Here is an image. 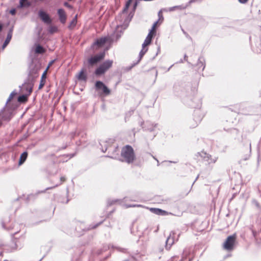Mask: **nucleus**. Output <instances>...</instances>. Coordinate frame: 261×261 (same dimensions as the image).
Returning a JSON list of instances; mask_svg holds the SVG:
<instances>
[{
	"mask_svg": "<svg viewBox=\"0 0 261 261\" xmlns=\"http://www.w3.org/2000/svg\"><path fill=\"white\" fill-rule=\"evenodd\" d=\"M13 31V27H12L9 29V32L7 34V38L2 46V50H4L5 48V47L7 46V45L9 43L10 41H11L12 37Z\"/></svg>",
	"mask_w": 261,
	"mask_h": 261,
	"instance_id": "nucleus-11",
	"label": "nucleus"
},
{
	"mask_svg": "<svg viewBox=\"0 0 261 261\" xmlns=\"http://www.w3.org/2000/svg\"><path fill=\"white\" fill-rule=\"evenodd\" d=\"M33 86V84L30 82L25 83L22 86L21 92L29 95L32 91Z\"/></svg>",
	"mask_w": 261,
	"mask_h": 261,
	"instance_id": "nucleus-9",
	"label": "nucleus"
},
{
	"mask_svg": "<svg viewBox=\"0 0 261 261\" xmlns=\"http://www.w3.org/2000/svg\"><path fill=\"white\" fill-rule=\"evenodd\" d=\"M45 50L44 48L40 45H38L35 49V53L37 54H42L44 53Z\"/></svg>",
	"mask_w": 261,
	"mask_h": 261,
	"instance_id": "nucleus-23",
	"label": "nucleus"
},
{
	"mask_svg": "<svg viewBox=\"0 0 261 261\" xmlns=\"http://www.w3.org/2000/svg\"><path fill=\"white\" fill-rule=\"evenodd\" d=\"M28 156V153L27 152L25 151L23 152L20 156L19 158V164L21 165L23 164L26 160Z\"/></svg>",
	"mask_w": 261,
	"mask_h": 261,
	"instance_id": "nucleus-18",
	"label": "nucleus"
},
{
	"mask_svg": "<svg viewBox=\"0 0 261 261\" xmlns=\"http://www.w3.org/2000/svg\"><path fill=\"white\" fill-rule=\"evenodd\" d=\"M158 16H159V20H158V21H159V20L163 21L164 18H163V15H162V12L161 11L159 12Z\"/></svg>",
	"mask_w": 261,
	"mask_h": 261,
	"instance_id": "nucleus-26",
	"label": "nucleus"
},
{
	"mask_svg": "<svg viewBox=\"0 0 261 261\" xmlns=\"http://www.w3.org/2000/svg\"><path fill=\"white\" fill-rule=\"evenodd\" d=\"M197 125V123H196V124H195V125H193L192 126H193V127H195V126H196Z\"/></svg>",
	"mask_w": 261,
	"mask_h": 261,
	"instance_id": "nucleus-37",
	"label": "nucleus"
},
{
	"mask_svg": "<svg viewBox=\"0 0 261 261\" xmlns=\"http://www.w3.org/2000/svg\"><path fill=\"white\" fill-rule=\"evenodd\" d=\"M76 23H77V15H75L74 16V17L73 18V19L72 20V21L70 22V23L68 26V28L70 29H72L75 26Z\"/></svg>",
	"mask_w": 261,
	"mask_h": 261,
	"instance_id": "nucleus-20",
	"label": "nucleus"
},
{
	"mask_svg": "<svg viewBox=\"0 0 261 261\" xmlns=\"http://www.w3.org/2000/svg\"><path fill=\"white\" fill-rule=\"evenodd\" d=\"M106 71H105V69L101 66H99L95 70V74L96 75H100L106 72Z\"/></svg>",
	"mask_w": 261,
	"mask_h": 261,
	"instance_id": "nucleus-19",
	"label": "nucleus"
},
{
	"mask_svg": "<svg viewBox=\"0 0 261 261\" xmlns=\"http://www.w3.org/2000/svg\"><path fill=\"white\" fill-rule=\"evenodd\" d=\"M64 5L69 8H72V7L67 2H65L64 4Z\"/></svg>",
	"mask_w": 261,
	"mask_h": 261,
	"instance_id": "nucleus-29",
	"label": "nucleus"
},
{
	"mask_svg": "<svg viewBox=\"0 0 261 261\" xmlns=\"http://www.w3.org/2000/svg\"><path fill=\"white\" fill-rule=\"evenodd\" d=\"M113 61L107 60L100 66H101L103 68V69H105V71H107L110 67H111Z\"/></svg>",
	"mask_w": 261,
	"mask_h": 261,
	"instance_id": "nucleus-15",
	"label": "nucleus"
},
{
	"mask_svg": "<svg viewBox=\"0 0 261 261\" xmlns=\"http://www.w3.org/2000/svg\"><path fill=\"white\" fill-rule=\"evenodd\" d=\"M105 53H101L91 57L88 60V63L89 65L92 66L97 64L100 61L102 60L105 57Z\"/></svg>",
	"mask_w": 261,
	"mask_h": 261,
	"instance_id": "nucleus-6",
	"label": "nucleus"
},
{
	"mask_svg": "<svg viewBox=\"0 0 261 261\" xmlns=\"http://www.w3.org/2000/svg\"><path fill=\"white\" fill-rule=\"evenodd\" d=\"M77 79L80 81H86L87 80V74L84 70H82L77 75Z\"/></svg>",
	"mask_w": 261,
	"mask_h": 261,
	"instance_id": "nucleus-16",
	"label": "nucleus"
},
{
	"mask_svg": "<svg viewBox=\"0 0 261 261\" xmlns=\"http://www.w3.org/2000/svg\"><path fill=\"white\" fill-rule=\"evenodd\" d=\"M236 241V235L233 234L228 236L226 241L223 243L224 248L228 251H231L233 249Z\"/></svg>",
	"mask_w": 261,
	"mask_h": 261,
	"instance_id": "nucleus-5",
	"label": "nucleus"
},
{
	"mask_svg": "<svg viewBox=\"0 0 261 261\" xmlns=\"http://www.w3.org/2000/svg\"><path fill=\"white\" fill-rule=\"evenodd\" d=\"M197 0H190L189 3H194L195 2H196Z\"/></svg>",
	"mask_w": 261,
	"mask_h": 261,
	"instance_id": "nucleus-31",
	"label": "nucleus"
},
{
	"mask_svg": "<svg viewBox=\"0 0 261 261\" xmlns=\"http://www.w3.org/2000/svg\"><path fill=\"white\" fill-rule=\"evenodd\" d=\"M95 87L97 89H101L103 93L108 95L110 94V90L101 81H97L95 83Z\"/></svg>",
	"mask_w": 261,
	"mask_h": 261,
	"instance_id": "nucleus-7",
	"label": "nucleus"
},
{
	"mask_svg": "<svg viewBox=\"0 0 261 261\" xmlns=\"http://www.w3.org/2000/svg\"><path fill=\"white\" fill-rule=\"evenodd\" d=\"M17 95V92L15 91H13L11 93V94L9 95V97L7 101V103H9L12 99L13 98Z\"/></svg>",
	"mask_w": 261,
	"mask_h": 261,
	"instance_id": "nucleus-24",
	"label": "nucleus"
},
{
	"mask_svg": "<svg viewBox=\"0 0 261 261\" xmlns=\"http://www.w3.org/2000/svg\"><path fill=\"white\" fill-rule=\"evenodd\" d=\"M238 1L241 4H245L248 2V0H238Z\"/></svg>",
	"mask_w": 261,
	"mask_h": 261,
	"instance_id": "nucleus-30",
	"label": "nucleus"
},
{
	"mask_svg": "<svg viewBox=\"0 0 261 261\" xmlns=\"http://www.w3.org/2000/svg\"><path fill=\"white\" fill-rule=\"evenodd\" d=\"M38 15L44 23L47 24H50L51 23V19L50 17L44 11L40 10L38 12Z\"/></svg>",
	"mask_w": 261,
	"mask_h": 261,
	"instance_id": "nucleus-10",
	"label": "nucleus"
},
{
	"mask_svg": "<svg viewBox=\"0 0 261 261\" xmlns=\"http://www.w3.org/2000/svg\"><path fill=\"white\" fill-rule=\"evenodd\" d=\"M74 135H75V133H73L72 134V136H71V137H72V138H73V136H74Z\"/></svg>",
	"mask_w": 261,
	"mask_h": 261,
	"instance_id": "nucleus-35",
	"label": "nucleus"
},
{
	"mask_svg": "<svg viewBox=\"0 0 261 261\" xmlns=\"http://www.w3.org/2000/svg\"><path fill=\"white\" fill-rule=\"evenodd\" d=\"M53 61H51V62H50V63L49 64V65H51V64H52V63H53Z\"/></svg>",
	"mask_w": 261,
	"mask_h": 261,
	"instance_id": "nucleus-38",
	"label": "nucleus"
},
{
	"mask_svg": "<svg viewBox=\"0 0 261 261\" xmlns=\"http://www.w3.org/2000/svg\"><path fill=\"white\" fill-rule=\"evenodd\" d=\"M158 22V21L155 22L152 27L151 29L150 30L148 35L146 37L143 43L142 44V48L139 54V61H140L143 56L145 55V54L147 52L148 50V48L146 47L147 46L149 45L151 42V40L153 37V35L155 34V29L156 25Z\"/></svg>",
	"mask_w": 261,
	"mask_h": 261,
	"instance_id": "nucleus-2",
	"label": "nucleus"
},
{
	"mask_svg": "<svg viewBox=\"0 0 261 261\" xmlns=\"http://www.w3.org/2000/svg\"><path fill=\"white\" fill-rule=\"evenodd\" d=\"M65 178L64 177H61V180L62 181H65Z\"/></svg>",
	"mask_w": 261,
	"mask_h": 261,
	"instance_id": "nucleus-33",
	"label": "nucleus"
},
{
	"mask_svg": "<svg viewBox=\"0 0 261 261\" xmlns=\"http://www.w3.org/2000/svg\"><path fill=\"white\" fill-rule=\"evenodd\" d=\"M121 27L120 25L117 24L116 28V31L113 33L111 36H109L106 37L101 38L97 39L94 43L93 45H97L98 46H101L106 42H112L114 41L117 40L121 35V31L120 29Z\"/></svg>",
	"mask_w": 261,
	"mask_h": 261,
	"instance_id": "nucleus-1",
	"label": "nucleus"
},
{
	"mask_svg": "<svg viewBox=\"0 0 261 261\" xmlns=\"http://www.w3.org/2000/svg\"><path fill=\"white\" fill-rule=\"evenodd\" d=\"M150 210L151 212L157 215H165L167 213L166 211H163L161 209L159 208H152L150 209Z\"/></svg>",
	"mask_w": 261,
	"mask_h": 261,
	"instance_id": "nucleus-17",
	"label": "nucleus"
},
{
	"mask_svg": "<svg viewBox=\"0 0 261 261\" xmlns=\"http://www.w3.org/2000/svg\"><path fill=\"white\" fill-rule=\"evenodd\" d=\"M158 22V21L155 22L152 27L151 29L150 30L148 35L146 37L143 43L142 44V48L139 54V61H140L143 56L145 55V54L147 52L148 50V48L146 47L147 46L149 45L151 42V40L153 37V35L155 34V29L156 25Z\"/></svg>",
	"mask_w": 261,
	"mask_h": 261,
	"instance_id": "nucleus-3",
	"label": "nucleus"
},
{
	"mask_svg": "<svg viewBox=\"0 0 261 261\" xmlns=\"http://www.w3.org/2000/svg\"><path fill=\"white\" fill-rule=\"evenodd\" d=\"M58 31V29L55 26H50L49 28V29H48V32L50 33V34H53L55 32H56L57 31Z\"/></svg>",
	"mask_w": 261,
	"mask_h": 261,
	"instance_id": "nucleus-25",
	"label": "nucleus"
},
{
	"mask_svg": "<svg viewBox=\"0 0 261 261\" xmlns=\"http://www.w3.org/2000/svg\"><path fill=\"white\" fill-rule=\"evenodd\" d=\"M137 5V3H136L135 4V6H134L135 8L136 7Z\"/></svg>",
	"mask_w": 261,
	"mask_h": 261,
	"instance_id": "nucleus-36",
	"label": "nucleus"
},
{
	"mask_svg": "<svg viewBox=\"0 0 261 261\" xmlns=\"http://www.w3.org/2000/svg\"><path fill=\"white\" fill-rule=\"evenodd\" d=\"M48 67L47 68V69L43 72L42 76H41V80H40V84H39V89H41V88H42V87L44 86V85H45V79H46V73H47V70L48 69Z\"/></svg>",
	"mask_w": 261,
	"mask_h": 261,
	"instance_id": "nucleus-14",
	"label": "nucleus"
},
{
	"mask_svg": "<svg viewBox=\"0 0 261 261\" xmlns=\"http://www.w3.org/2000/svg\"><path fill=\"white\" fill-rule=\"evenodd\" d=\"M3 29V24L0 23V32Z\"/></svg>",
	"mask_w": 261,
	"mask_h": 261,
	"instance_id": "nucleus-34",
	"label": "nucleus"
},
{
	"mask_svg": "<svg viewBox=\"0 0 261 261\" xmlns=\"http://www.w3.org/2000/svg\"><path fill=\"white\" fill-rule=\"evenodd\" d=\"M121 154L124 161L127 163H133L135 159L134 150L129 145H126L122 149Z\"/></svg>",
	"mask_w": 261,
	"mask_h": 261,
	"instance_id": "nucleus-4",
	"label": "nucleus"
},
{
	"mask_svg": "<svg viewBox=\"0 0 261 261\" xmlns=\"http://www.w3.org/2000/svg\"><path fill=\"white\" fill-rule=\"evenodd\" d=\"M10 13L11 14L14 15L16 13V10L15 9H12L10 11Z\"/></svg>",
	"mask_w": 261,
	"mask_h": 261,
	"instance_id": "nucleus-28",
	"label": "nucleus"
},
{
	"mask_svg": "<svg viewBox=\"0 0 261 261\" xmlns=\"http://www.w3.org/2000/svg\"><path fill=\"white\" fill-rule=\"evenodd\" d=\"M27 2V0H20V7H22L24 6L25 3Z\"/></svg>",
	"mask_w": 261,
	"mask_h": 261,
	"instance_id": "nucleus-27",
	"label": "nucleus"
},
{
	"mask_svg": "<svg viewBox=\"0 0 261 261\" xmlns=\"http://www.w3.org/2000/svg\"><path fill=\"white\" fill-rule=\"evenodd\" d=\"M58 14L59 17L60 21L62 23H65L66 20V15L65 11L63 9H59L58 10Z\"/></svg>",
	"mask_w": 261,
	"mask_h": 261,
	"instance_id": "nucleus-13",
	"label": "nucleus"
},
{
	"mask_svg": "<svg viewBox=\"0 0 261 261\" xmlns=\"http://www.w3.org/2000/svg\"><path fill=\"white\" fill-rule=\"evenodd\" d=\"M201 156L203 159L205 161L208 162V164L215 163L217 160V158L212 159L211 156L206 154V153L202 152L200 154Z\"/></svg>",
	"mask_w": 261,
	"mask_h": 261,
	"instance_id": "nucleus-12",
	"label": "nucleus"
},
{
	"mask_svg": "<svg viewBox=\"0 0 261 261\" xmlns=\"http://www.w3.org/2000/svg\"><path fill=\"white\" fill-rule=\"evenodd\" d=\"M174 236L175 232L174 231H171L170 233V234L168 237L166 241L165 247L166 249L169 250L171 246H172V245L174 243Z\"/></svg>",
	"mask_w": 261,
	"mask_h": 261,
	"instance_id": "nucleus-8",
	"label": "nucleus"
},
{
	"mask_svg": "<svg viewBox=\"0 0 261 261\" xmlns=\"http://www.w3.org/2000/svg\"><path fill=\"white\" fill-rule=\"evenodd\" d=\"M133 0H128V1L126 3L125 7L122 11V15L124 14L125 13H126L132 3Z\"/></svg>",
	"mask_w": 261,
	"mask_h": 261,
	"instance_id": "nucleus-22",
	"label": "nucleus"
},
{
	"mask_svg": "<svg viewBox=\"0 0 261 261\" xmlns=\"http://www.w3.org/2000/svg\"><path fill=\"white\" fill-rule=\"evenodd\" d=\"M136 206V205H127L126 207H134V206Z\"/></svg>",
	"mask_w": 261,
	"mask_h": 261,
	"instance_id": "nucleus-32",
	"label": "nucleus"
},
{
	"mask_svg": "<svg viewBox=\"0 0 261 261\" xmlns=\"http://www.w3.org/2000/svg\"><path fill=\"white\" fill-rule=\"evenodd\" d=\"M29 95L25 94L19 96L18 98V101L19 102H24L27 100Z\"/></svg>",
	"mask_w": 261,
	"mask_h": 261,
	"instance_id": "nucleus-21",
	"label": "nucleus"
}]
</instances>
